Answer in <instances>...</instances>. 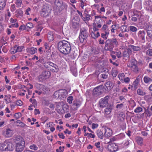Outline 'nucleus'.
<instances>
[{
  "instance_id": "f257e3e1",
  "label": "nucleus",
  "mask_w": 152,
  "mask_h": 152,
  "mask_svg": "<svg viewBox=\"0 0 152 152\" xmlns=\"http://www.w3.org/2000/svg\"><path fill=\"white\" fill-rule=\"evenodd\" d=\"M58 48L60 51L64 54H68L70 52L71 46L67 41L63 40L58 42Z\"/></svg>"
},
{
  "instance_id": "f03ea898",
  "label": "nucleus",
  "mask_w": 152,
  "mask_h": 152,
  "mask_svg": "<svg viewBox=\"0 0 152 152\" xmlns=\"http://www.w3.org/2000/svg\"><path fill=\"white\" fill-rule=\"evenodd\" d=\"M118 45L117 39L116 38H112L107 39L105 42L104 49L106 51H112L115 46Z\"/></svg>"
},
{
  "instance_id": "7ed1b4c3",
  "label": "nucleus",
  "mask_w": 152,
  "mask_h": 152,
  "mask_svg": "<svg viewBox=\"0 0 152 152\" xmlns=\"http://www.w3.org/2000/svg\"><path fill=\"white\" fill-rule=\"evenodd\" d=\"M14 148V145L9 140H6L0 143V150L2 151H12Z\"/></svg>"
},
{
  "instance_id": "20e7f679",
  "label": "nucleus",
  "mask_w": 152,
  "mask_h": 152,
  "mask_svg": "<svg viewBox=\"0 0 152 152\" xmlns=\"http://www.w3.org/2000/svg\"><path fill=\"white\" fill-rule=\"evenodd\" d=\"M103 20L102 19L101 15H97L95 16V19L93 23V30L94 31L99 30L98 28L102 27L103 24Z\"/></svg>"
},
{
  "instance_id": "39448f33",
  "label": "nucleus",
  "mask_w": 152,
  "mask_h": 152,
  "mask_svg": "<svg viewBox=\"0 0 152 152\" xmlns=\"http://www.w3.org/2000/svg\"><path fill=\"white\" fill-rule=\"evenodd\" d=\"M88 36V33L87 29L84 28H81L79 36L80 42L83 43L85 41H86Z\"/></svg>"
},
{
  "instance_id": "423d86ee",
  "label": "nucleus",
  "mask_w": 152,
  "mask_h": 152,
  "mask_svg": "<svg viewBox=\"0 0 152 152\" xmlns=\"http://www.w3.org/2000/svg\"><path fill=\"white\" fill-rule=\"evenodd\" d=\"M67 94L68 92L66 90L62 89L55 92L54 94V96L56 97L62 99L65 97Z\"/></svg>"
},
{
  "instance_id": "0eeeda50",
  "label": "nucleus",
  "mask_w": 152,
  "mask_h": 152,
  "mask_svg": "<svg viewBox=\"0 0 152 152\" xmlns=\"http://www.w3.org/2000/svg\"><path fill=\"white\" fill-rule=\"evenodd\" d=\"M51 75L50 72L48 71H44L38 77V80L42 82L44 80L48 78Z\"/></svg>"
},
{
  "instance_id": "6e6552de",
  "label": "nucleus",
  "mask_w": 152,
  "mask_h": 152,
  "mask_svg": "<svg viewBox=\"0 0 152 152\" xmlns=\"http://www.w3.org/2000/svg\"><path fill=\"white\" fill-rule=\"evenodd\" d=\"M109 98V96H105L103 98H102L99 101V105L100 108H103L107 107L108 105V100Z\"/></svg>"
},
{
  "instance_id": "1a4fd4ad",
  "label": "nucleus",
  "mask_w": 152,
  "mask_h": 152,
  "mask_svg": "<svg viewBox=\"0 0 152 152\" xmlns=\"http://www.w3.org/2000/svg\"><path fill=\"white\" fill-rule=\"evenodd\" d=\"M104 87L102 85H100L95 88L93 91V95L96 96L100 95L103 93Z\"/></svg>"
},
{
  "instance_id": "9d476101",
  "label": "nucleus",
  "mask_w": 152,
  "mask_h": 152,
  "mask_svg": "<svg viewBox=\"0 0 152 152\" xmlns=\"http://www.w3.org/2000/svg\"><path fill=\"white\" fill-rule=\"evenodd\" d=\"M103 128H104L105 130L104 136L106 137H109L112 135V131L108 127L106 126H104Z\"/></svg>"
},
{
  "instance_id": "9b49d317",
  "label": "nucleus",
  "mask_w": 152,
  "mask_h": 152,
  "mask_svg": "<svg viewBox=\"0 0 152 152\" xmlns=\"http://www.w3.org/2000/svg\"><path fill=\"white\" fill-rule=\"evenodd\" d=\"M13 130L11 129L8 128L6 129L5 131L3 132V134L6 137H11L13 134Z\"/></svg>"
},
{
  "instance_id": "f8f14e48",
  "label": "nucleus",
  "mask_w": 152,
  "mask_h": 152,
  "mask_svg": "<svg viewBox=\"0 0 152 152\" xmlns=\"http://www.w3.org/2000/svg\"><path fill=\"white\" fill-rule=\"evenodd\" d=\"M95 14H94V15H95ZM93 15H88L86 13L83 14V16L82 18V19L86 23H88V21L90 20H92V16Z\"/></svg>"
},
{
  "instance_id": "ddd939ff",
  "label": "nucleus",
  "mask_w": 152,
  "mask_h": 152,
  "mask_svg": "<svg viewBox=\"0 0 152 152\" xmlns=\"http://www.w3.org/2000/svg\"><path fill=\"white\" fill-rule=\"evenodd\" d=\"M14 141L15 144L25 143L24 139L20 136H16L14 139Z\"/></svg>"
},
{
  "instance_id": "4468645a",
  "label": "nucleus",
  "mask_w": 152,
  "mask_h": 152,
  "mask_svg": "<svg viewBox=\"0 0 152 152\" xmlns=\"http://www.w3.org/2000/svg\"><path fill=\"white\" fill-rule=\"evenodd\" d=\"M25 144L22 143L15 144V151L17 152L22 151L25 147Z\"/></svg>"
},
{
  "instance_id": "2eb2a0df",
  "label": "nucleus",
  "mask_w": 152,
  "mask_h": 152,
  "mask_svg": "<svg viewBox=\"0 0 152 152\" xmlns=\"http://www.w3.org/2000/svg\"><path fill=\"white\" fill-rule=\"evenodd\" d=\"M145 29L148 36L150 38H152V26L151 25L147 26L145 27Z\"/></svg>"
},
{
  "instance_id": "dca6fc26",
  "label": "nucleus",
  "mask_w": 152,
  "mask_h": 152,
  "mask_svg": "<svg viewBox=\"0 0 152 152\" xmlns=\"http://www.w3.org/2000/svg\"><path fill=\"white\" fill-rule=\"evenodd\" d=\"M49 65L50 66L52 67V68L50 69L53 72H57L58 71V67L56 64L52 62V63H50Z\"/></svg>"
},
{
  "instance_id": "f3484780",
  "label": "nucleus",
  "mask_w": 152,
  "mask_h": 152,
  "mask_svg": "<svg viewBox=\"0 0 152 152\" xmlns=\"http://www.w3.org/2000/svg\"><path fill=\"white\" fill-rule=\"evenodd\" d=\"M108 150L112 152H115L117 151V147H115L112 144H109L107 147Z\"/></svg>"
},
{
  "instance_id": "a211bd4d",
  "label": "nucleus",
  "mask_w": 152,
  "mask_h": 152,
  "mask_svg": "<svg viewBox=\"0 0 152 152\" xmlns=\"http://www.w3.org/2000/svg\"><path fill=\"white\" fill-rule=\"evenodd\" d=\"M105 86L107 88V90H110L113 88V83L111 81H108L106 82L105 83Z\"/></svg>"
},
{
  "instance_id": "6ab92c4d",
  "label": "nucleus",
  "mask_w": 152,
  "mask_h": 152,
  "mask_svg": "<svg viewBox=\"0 0 152 152\" xmlns=\"http://www.w3.org/2000/svg\"><path fill=\"white\" fill-rule=\"evenodd\" d=\"M145 32L144 31H140L138 33V35L139 37L142 40H145Z\"/></svg>"
},
{
  "instance_id": "aec40b11",
  "label": "nucleus",
  "mask_w": 152,
  "mask_h": 152,
  "mask_svg": "<svg viewBox=\"0 0 152 152\" xmlns=\"http://www.w3.org/2000/svg\"><path fill=\"white\" fill-rule=\"evenodd\" d=\"M81 105L80 102L77 100H75L73 102V105L74 106H75L76 107L74 108V110H77V108L79 107Z\"/></svg>"
},
{
  "instance_id": "412c9836",
  "label": "nucleus",
  "mask_w": 152,
  "mask_h": 152,
  "mask_svg": "<svg viewBox=\"0 0 152 152\" xmlns=\"http://www.w3.org/2000/svg\"><path fill=\"white\" fill-rule=\"evenodd\" d=\"M129 47L131 50V49H132L134 51H137L141 50V48L139 47L135 46L132 45H129Z\"/></svg>"
},
{
  "instance_id": "4be33fe9",
  "label": "nucleus",
  "mask_w": 152,
  "mask_h": 152,
  "mask_svg": "<svg viewBox=\"0 0 152 152\" xmlns=\"http://www.w3.org/2000/svg\"><path fill=\"white\" fill-rule=\"evenodd\" d=\"M27 50L28 52L30 53L31 54H34L37 52V50L36 48L31 47L27 49Z\"/></svg>"
},
{
  "instance_id": "5701e85b",
  "label": "nucleus",
  "mask_w": 152,
  "mask_h": 152,
  "mask_svg": "<svg viewBox=\"0 0 152 152\" xmlns=\"http://www.w3.org/2000/svg\"><path fill=\"white\" fill-rule=\"evenodd\" d=\"M132 52L130 49L129 48L124 50L123 53V56L124 57H129V54Z\"/></svg>"
},
{
  "instance_id": "b1692460",
  "label": "nucleus",
  "mask_w": 152,
  "mask_h": 152,
  "mask_svg": "<svg viewBox=\"0 0 152 152\" xmlns=\"http://www.w3.org/2000/svg\"><path fill=\"white\" fill-rule=\"evenodd\" d=\"M143 80L145 83L148 84L152 82V79L148 76H145L143 78Z\"/></svg>"
},
{
  "instance_id": "393cba45",
  "label": "nucleus",
  "mask_w": 152,
  "mask_h": 152,
  "mask_svg": "<svg viewBox=\"0 0 152 152\" xmlns=\"http://www.w3.org/2000/svg\"><path fill=\"white\" fill-rule=\"evenodd\" d=\"M96 134L98 137L101 139H102L104 135L102 131L100 130H98L96 132Z\"/></svg>"
},
{
  "instance_id": "a878e982",
  "label": "nucleus",
  "mask_w": 152,
  "mask_h": 152,
  "mask_svg": "<svg viewBox=\"0 0 152 152\" xmlns=\"http://www.w3.org/2000/svg\"><path fill=\"white\" fill-rule=\"evenodd\" d=\"M16 123L18 124L17 125V126H20L21 127H24L26 126L25 124L23 122H21L20 120H17Z\"/></svg>"
},
{
  "instance_id": "bb28decb",
  "label": "nucleus",
  "mask_w": 152,
  "mask_h": 152,
  "mask_svg": "<svg viewBox=\"0 0 152 152\" xmlns=\"http://www.w3.org/2000/svg\"><path fill=\"white\" fill-rule=\"evenodd\" d=\"M16 14H15V16L18 17L19 16H22L23 15V11L20 9L17 10L15 12Z\"/></svg>"
},
{
  "instance_id": "cd10ccee",
  "label": "nucleus",
  "mask_w": 152,
  "mask_h": 152,
  "mask_svg": "<svg viewBox=\"0 0 152 152\" xmlns=\"http://www.w3.org/2000/svg\"><path fill=\"white\" fill-rule=\"evenodd\" d=\"M137 142L139 145H141L143 143V138L140 137H137L136 138Z\"/></svg>"
},
{
  "instance_id": "c85d7f7f",
  "label": "nucleus",
  "mask_w": 152,
  "mask_h": 152,
  "mask_svg": "<svg viewBox=\"0 0 152 152\" xmlns=\"http://www.w3.org/2000/svg\"><path fill=\"white\" fill-rule=\"evenodd\" d=\"M5 5V0H0V10L3 9Z\"/></svg>"
},
{
  "instance_id": "c756f323",
  "label": "nucleus",
  "mask_w": 152,
  "mask_h": 152,
  "mask_svg": "<svg viewBox=\"0 0 152 152\" xmlns=\"http://www.w3.org/2000/svg\"><path fill=\"white\" fill-rule=\"evenodd\" d=\"M15 48H16L17 52H20L22 51L23 49L24 48V46H20L17 45H15Z\"/></svg>"
},
{
  "instance_id": "7c9ffc66",
  "label": "nucleus",
  "mask_w": 152,
  "mask_h": 152,
  "mask_svg": "<svg viewBox=\"0 0 152 152\" xmlns=\"http://www.w3.org/2000/svg\"><path fill=\"white\" fill-rule=\"evenodd\" d=\"M112 53L115 54L118 58H120L121 57V52L120 51L116 52L113 51L112 52Z\"/></svg>"
},
{
  "instance_id": "2f4dec72",
  "label": "nucleus",
  "mask_w": 152,
  "mask_h": 152,
  "mask_svg": "<svg viewBox=\"0 0 152 152\" xmlns=\"http://www.w3.org/2000/svg\"><path fill=\"white\" fill-rule=\"evenodd\" d=\"M112 109L110 106L109 107H107L104 110L105 113L107 115L109 114L111 112Z\"/></svg>"
},
{
  "instance_id": "473e14b6",
  "label": "nucleus",
  "mask_w": 152,
  "mask_h": 152,
  "mask_svg": "<svg viewBox=\"0 0 152 152\" xmlns=\"http://www.w3.org/2000/svg\"><path fill=\"white\" fill-rule=\"evenodd\" d=\"M50 10L49 9V7H44L42 9V12H45V14L47 13H48L50 12Z\"/></svg>"
},
{
  "instance_id": "72a5a7b5",
  "label": "nucleus",
  "mask_w": 152,
  "mask_h": 152,
  "mask_svg": "<svg viewBox=\"0 0 152 152\" xmlns=\"http://www.w3.org/2000/svg\"><path fill=\"white\" fill-rule=\"evenodd\" d=\"M145 113L147 116L149 117L152 115V112L150 110H149L148 109H147L145 110Z\"/></svg>"
},
{
  "instance_id": "f704fd0d",
  "label": "nucleus",
  "mask_w": 152,
  "mask_h": 152,
  "mask_svg": "<svg viewBox=\"0 0 152 152\" xmlns=\"http://www.w3.org/2000/svg\"><path fill=\"white\" fill-rule=\"evenodd\" d=\"M138 84L137 81L135 80L133 83L132 86V88H133L134 89H135L137 88V86Z\"/></svg>"
},
{
  "instance_id": "c9c22d12",
  "label": "nucleus",
  "mask_w": 152,
  "mask_h": 152,
  "mask_svg": "<svg viewBox=\"0 0 152 152\" xmlns=\"http://www.w3.org/2000/svg\"><path fill=\"white\" fill-rule=\"evenodd\" d=\"M124 73L119 74L118 75V77L119 80H123L124 79Z\"/></svg>"
},
{
  "instance_id": "e433bc0d",
  "label": "nucleus",
  "mask_w": 152,
  "mask_h": 152,
  "mask_svg": "<svg viewBox=\"0 0 152 152\" xmlns=\"http://www.w3.org/2000/svg\"><path fill=\"white\" fill-rule=\"evenodd\" d=\"M15 45L10 50V52L11 54H14L17 53L16 51V48H15Z\"/></svg>"
},
{
  "instance_id": "4c0bfd02",
  "label": "nucleus",
  "mask_w": 152,
  "mask_h": 152,
  "mask_svg": "<svg viewBox=\"0 0 152 152\" xmlns=\"http://www.w3.org/2000/svg\"><path fill=\"white\" fill-rule=\"evenodd\" d=\"M132 68V69L133 72H137L138 71V68L137 67V65L133 66Z\"/></svg>"
},
{
  "instance_id": "58836bf2",
  "label": "nucleus",
  "mask_w": 152,
  "mask_h": 152,
  "mask_svg": "<svg viewBox=\"0 0 152 152\" xmlns=\"http://www.w3.org/2000/svg\"><path fill=\"white\" fill-rule=\"evenodd\" d=\"M137 93L138 94L140 95L144 96L145 94V93L143 92L142 90L140 89L137 90Z\"/></svg>"
},
{
  "instance_id": "ea45409f",
  "label": "nucleus",
  "mask_w": 152,
  "mask_h": 152,
  "mask_svg": "<svg viewBox=\"0 0 152 152\" xmlns=\"http://www.w3.org/2000/svg\"><path fill=\"white\" fill-rule=\"evenodd\" d=\"M127 28V26L126 25H122L121 27V31L123 32H124L127 31V30L126 29V28Z\"/></svg>"
},
{
  "instance_id": "a19ab883",
  "label": "nucleus",
  "mask_w": 152,
  "mask_h": 152,
  "mask_svg": "<svg viewBox=\"0 0 152 152\" xmlns=\"http://www.w3.org/2000/svg\"><path fill=\"white\" fill-rule=\"evenodd\" d=\"M73 99V96H70L68 97L67 98V101L69 104H71L72 103V101Z\"/></svg>"
},
{
  "instance_id": "79ce46f5",
  "label": "nucleus",
  "mask_w": 152,
  "mask_h": 152,
  "mask_svg": "<svg viewBox=\"0 0 152 152\" xmlns=\"http://www.w3.org/2000/svg\"><path fill=\"white\" fill-rule=\"evenodd\" d=\"M129 28L130 30L133 32H136L137 30L136 27L133 26H130Z\"/></svg>"
},
{
  "instance_id": "37998d69",
  "label": "nucleus",
  "mask_w": 152,
  "mask_h": 152,
  "mask_svg": "<svg viewBox=\"0 0 152 152\" xmlns=\"http://www.w3.org/2000/svg\"><path fill=\"white\" fill-rule=\"evenodd\" d=\"M142 109L140 107H137L134 110V112L136 113H139L140 112L142 111Z\"/></svg>"
},
{
  "instance_id": "c03bdc74",
  "label": "nucleus",
  "mask_w": 152,
  "mask_h": 152,
  "mask_svg": "<svg viewBox=\"0 0 152 152\" xmlns=\"http://www.w3.org/2000/svg\"><path fill=\"white\" fill-rule=\"evenodd\" d=\"M80 5L82 9H83V7L86 5V4L82 0H80Z\"/></svg>"
},
{
  "instance_id": "a18cd8bd",
  "label": "nucleus",
  "mask_w": 152,
  "mask_h": 152,
  "mask_svg": "<svg viewBox=\"0 0 152 152\" xmlns=\"http://www.w3.org/2000/svg\"><path fill=\"white\" fill-rule=\"evenodd\" d=\"M76 0H70V1L71 3H70V4L75 9H76L75 6L73 5V4L76 3L77 2Z\"/></svg>"
},
{
  "instance_id": "49530a36",
  "label": "nucleus",
  "mask_w": 152,
  "mask_h": 152,
  "mask_svg": "<svg viewBox=\"0 0 152 152\" xmlns=\"http://www.w3.org/2000/svg\"><path fill=\"white\" fill-rule=\"evenodd\" d=\"M30 148L32 150H37L38 149V147L35 145L33 144L30 146Z\"/></svg>"
},
{
  "instance_id": "de8ad7c7",
  "label": "nucleus",
  "mask_w": 152,
  "mask_h": 152,
  "mask_svg": "<svg viewBox=\"0 0 152 152\" xmlns=\"http://www.w3.org/2000/svg\"><path fill=\"white\" fill-rule=\"evenodd\" d=\"M147 55L150 56H152V49H149L146 52Z\"/></svg>"
},
{
  "instance_id": "09e8293b",
  "label": "nucleus",
  "mask_w": 152,
  "mask_h": 152,
  "mask_svg": "<svg viewBox=\"0 0 152 152\" xmlns=\"http://www.w3.org/2000/svg\"><path fill=\"white\" fill-rule=\"evenodd\" d=\"M137 64V61L135 60H133L131 62V64L130 65V67H132L133 66H135Z\"/></svg>"
},
{
  "instance_id": "8fccbe9b",
  "label": "nucleus",
  "mask_w": 152,
  "mask_h": 152,
  "mask_svg": "<svg viewBox=\"0 0 152 152\" xmlns=\"http://www.w3.org/2000/svg\"><path fill=\"white\" fill-rule=\"evenodd\" d=\"M16 1L15 3L17 5L18 7H20L21 6L22 3V1L21 0H16Z\"/></svg>"
},
{
  "instance_id": "3c124183",
  "label": "nucleus",
  "mask_w": 152,
  "mask_h": 152,
  "mask_svg": "<svg viewBox=\"0 0 152 152\" xmlns=\"http://www.w3.org/2000/svg\"><path fill=\"white\" fill-rule=\"evenodd\" d=\"M14 116L16 119H18L21 116V114L20 113H17L15 114Z\"/></svg>"
},
{
  "instance_id": "603ef678",
  "label": "nucleus",
  "mask_w": 152,
  "mask_h": 152,
  "mask_svg": "<svg viewBox=\"0 0 152 152\" xmlns=\"http://www.w3.org/2000/svg\"><path fill=\"white\" fill-rule=\"evenodd\" d=\"M48 39L50 40V41L53 40L54 39L53 36V34L50 35V34H48Z\"/></svg>"
},
{
  "instance_id": "864d4df0",
  "label": "nucleus",
  "mask_w": 152,
  "mask_h": 152,
  "mask_svg": "<svg viewBox=\"0 0 152 152\" xmlns=\"http://www.w3.org/2000/svg\"><path fill=\"white\" fill-rule=\"evenodd\" d=\"M26 25L27 27L30 28H32L33 27V24L31 23H28L26 24Z\"/></svg>"
},
{
  "instance_id": "5fc2aeb1",
  "label": "nucleus",
  "mask_w": 152,
  "mask_h": 152,
  "mask_svg": "<svg viewBox=\"0 0 152 152\" xmlns=\"http://www.w3.org/2000/svg\"><path fill=\"white\" fill-rule=\"evenodd\" d=\"M19 26L18 23H15L12 24L10 26V28L14 27L17 28Z\"/></svg>"
},
{
  "instance_id": "6e6d98bb",
  "label": "nucleus",
  "mask_w": 152,
  "mask_h": 152,
  "mask_svg": "<svg viewBox=\"0 0 152 152\" xmlns=\"http://www.w3.org/2000/svg\"><path fill=\"white\" fill-rule=\"evenodd\" d=\"M16 104L18 106H21L23 104L22 102L20 100H17L16 102Z\"/></svg>"
},
{
  "instance_id": "4d7b16f0",
  "label": "nucleus",
  "mask_w": 152,
  "mask_h": 152,
  "mask_svg": "<svg viewBox=\"0 0 152 152\" xmlns=\"http://www.w3.org/2000/svg\"><path fill=\"white\" fill-rule=\"evenodd\" d=\"M16 10L15 5L13 4L11 5V10L13 12Z\"/></svg>"
},
{
  "instance_id": "13d9d810",
  "label": "nucleus",
  "mask_w": 152,
  "mask_h": 152,
  "mask_svg": "<svg viewBox=\"0 0 152 152\" xmlns=\"http://www.w3.org/2000/svg\"><path fill=\"white\" fill-rule=\"evenodd\" d=\"M101 75L102 77L104 79H106L108 77V75L107 73L102 74Z\"/></svg>"
},
{
  "instance_id": "bf43d9fd",
  "label": "nucleus",
  "mask_w": 152,
  "mask_h": 152,
  "mask_svg": "<svg viewBox=\"0 0 152 152\" xmlns=\"http://www.w3.org/2000/svg\"><path fill=\"white\" fill-rule=\"evenodd\" d=\"M92 52L94 54H98L99 52V50L97 49H93Z\"/></svg>"
},
{
  "instance_id": "052dcab7",
  "label": "nucleus",
  "mask_w": 152,
  "mask_h": 152,
  "mask_svg": "<svg viewBox=\"0 0 152 152\" xmlns=\"http://www.w3.org/2000/svg\"><path fill=\"white\" fill-rule=\"evenodd\" d=\"M100 143L99 142H98L95 143L94 145L98 149H100Z\"/></svg>"
},
{
  "instance_id": "680f3d73",
  "label": "nucleus",
  "mask_w": 152,
  "mask_h": 152,
  "mask_svg": "<svg viewBox=\"0 0 152 152\" xmlns=\"http://www.w3.org/2000/svg\"><path fill=\"white\" fill-rule=\"evenodd\" d=\"M26 26L25 25H23L21 26L19 28V30L20 31L24 30L26 29Z\"/></svg>"
},
{
  "instance_id": "e2e57ef3",
  "label": "nucleus",
  "mask_w": 152,
  "mask_h": 152,
  "mask_svg": "<svg viewBox=\"0 0 152 152\" xmlns=\"http://www.w3.org/2000/svg\"><path fill=\"white\" fill-rule=\"evenodd\" d=\"M124 106V104L122 103H121L119 104H118L116 106V107L117 108H118L119 109H121V108H122Z\"/></svg>"
},
{
  "instance_id": "0e129e2a",
  "label": "nucleus",
  "mask_w": 152,
  "mask_h": 152,
  "mask_svg": "<svg viewBox=\"0 0 152 152\" xmlns=\"http://www.w3.org/2000/svg\"><path fill=\"white\" fill-rule=\"evenodd\" d=\"M53 125H54V124H53V122H49V123L47 124V127L48 128H49L52 126Z\"/></svg>"
},
{
  "instance_id": "69168bd1",
  "label": "nucleus",
  "mask_w": 152,
  "mask_h": 152,
  "mask_svg": "<svg viewBox=\"0 0 152 152\" xmlns=\"http://www.w3.org/2000/svg\"><path fill=\"white\" fill-rule=\"evenodd\" d=\"M116 140L115 138L113 137L110 139V141L109 142H107V144H110L112 143L113 142Z\"/></svg>"
},
{
  "instance_id": "338daca9",
  "label": "nucleus",
  "mask_w": 152,
  "mask_h": 152,
  "mask_svg": "<svg viewBox=\"0 0 152 152\" xmlns=\"http://www.w3.org/2000/svg\"><path fill=\"white\" fill-rule=\"evenodd\" d=\"M112 72V75L114 77H116L118 73L117 71L116 70H114L113 72Z\"/></svg>"
},
{
  "instance_id": "774afa93",
  "label": "nucleus",
  "mask_w": 152,
  "mask_h": 152,
  "mask_svg": "<svg viewBox=\"0 0 152 152\" xmlns=\"http://www.w3.org/2000/svg\"><path fill=\"white\" fill-rule=\"evenodd\" d=\"M72 27L74 28H76L78 26V24L76 22H73L72 23Z\"/></svg>"
}]
</instances>
